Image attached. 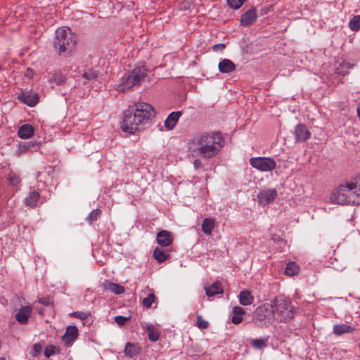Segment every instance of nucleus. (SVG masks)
Segmentation results:
<instances>
[{"mask_svg": "<svg viewBox=\"0 0 360 360\" xmlns=\"http://www.w3.org/2000/svg\"><path fill=\"white\" fill-rule=\"evenodd\" d=\"M101 286L104 290L110 291L116 295L122 294L125 291L124 287L122 285L108 281H105L103 283H102Z\"/></svg>", "mask_w": 360, "mask_h": 360, "instance_id": "obj_16", "label": "nucleus"}, {"mask_svg": "<svg viewBox=\"0 0 360 360\" xmlns=\"http://www.w3.org/2000/svg\"><path fill=\"white\" fill-rule=\"evenodd\" d=\"M275 320L288 322L294 319L295 311L291 300L283 295L274 297L271 302Z\"/></svg>", "mask_w": 360, "mask_h": 360, "instance_id": "obj_4", "label": "nucleus"}, {"mask_svg": "<svg viewBox=\"0 0 360 360\" xmlns=\"http://www.w3.org/2000/svg\"><path fill=\"white\" fill-rule=\"evenodd\" d=\"M55 349H56V347L54 346H53V345H51V346H49V347H46L45 351H44L45 356L47 358H49L51 356H52L54 354V352H55Z\"/></svg>", "mask_w": 360, "mask_h": 360, "instance_id": "obj_43", "label": "nucleus"}, {"mask_svg": "<svg viewBox=\"0 0 360 360\" xmlns=\"http://www.w3.org/2000/svg\"><path fill=\"white\" fill-rule=\"evenodd\" d=\"M300 266L294 262H289L285 268V272L288 276H293L298 274Z\"/></svg>", "mask_w": 360, "mask_h": 360, "instance_id": "obj_31", "label": "nucleus"}, {"mask_svg": "<svg viewBox=\"0 0 360 360\" xmlns=\"http://www.w3.org/2000/svg\"><path fill=\"white\" fill-rule=\"evenodd\" d=\"M196 326L200 329H206L209 326V323L204 320L201 316H198L196 319Z\"/></svg>", "mask_w": 360, "mask_h": 360, "instance_id": "obj_37", "label": "nucleus"}, {"mask_svg": "<svg viewBox=\"0 0 360 360\" xmlns=\"http://www.w3.org/2000/svg\"><path fill=\"white\" fill-rule=\"evenodd\" d=\"M277 196L276 188L266 189L260 191L257 195L259 204L267 205L273 202Z\"/></svg>", "mask_w": 360, "mask_h": 360, "instance_id": "obj_8", "label": "nucleus"}, {"mask_svg": "<svg viewBox=\"0 0 360 360\" xmlns=\"http://www.w3.org/2000/svg\"><path fill=\"white\" fill-rule=\"evenodd\" d=\"M130 316L126 317L123 316H117L115 317V321L119 326H123L126 323V322L129 320Z\"/></svg>", "mask_w": 360, "mask_h": 360, "instance_id": "obj_40", "label": "nucleus"}, {"mask_svg": "<svg viewBox=\"0 0 360 360\" xmlns=\"http://www.w3.org/2000/svg\"><path fill=\"white\" fill-rule=\"evenodd\" d=\"M295 139L298 142H304L309 139L311 136L310 131L304 124H299L295 130Z\"/></svg>", "mask_w": 360, "mask_h": 360, "instance_id": "obj_14", "label": "nucleus"}, {"mask_svg": "<svg viewBox=\"0 0 360 360\" xmlns=\"http://www.w3.org/2000/svg\"><path fill=\"white\" fill-rule=\"evenodd\" d=\"M78 335L77 328L75 326H69L66 328L65 333L62 337L64 342L70 343L77 338Z\"/></svg>", "mask_w": 360, "mask_h": 360, "instance_id": "obj_17", "label": "nucleus"}, {"mask_svg": "<svg viewBox=\"0 0 360 360\" xmlns=\"http://www.w3.org/2000/svg\"><path fill=\"white\" fill-rule=\"evenodd\" d=\"M153 255L159 263L165 262L169 257V255L166 254L164 250L159 248L154 249Z\"/></svg>", "mask_w": 360, "mask_h": 360, "instance_id": "obj_30", "label": "nucleus"}, {"mask_svg": "<svg viewBox=\"0 0 360 360\" xmlns=\"http://www.w3.org/2000/svg\"><path fill=\"white\" fill-rule=\"evenodd\" d=\"M70 316L79 319L81 320H85L90 316V312L89 311H74L70 314Z\"/></svg>", "mask_w": 360, "mask_h": 360, "instance_id": "obj_35", "label": "nucleus"}, {"mask_svg": "<svg viewBox=\"0 0 360 360\" xmlns=\"http://www.w3.org/2000/svg\"><path fill=\"white\" fill-rule=\"evenodd\" d=\"M135 85L139 84L146 76V69L144 67H136L128 73Z\"/></svg>", "mask_w": 360, "mask_h": 360, "instance_id": "obj_15", "label": "nucleus"}, {"mask_svg": "<svg viewBox=\"0 0 360 360\" xmlns=\"http://www.w3.org/2000/svg\"><path fill=\"white\" fill-rule=\"evenodd\" d=\"M225 44L223 43L217 44L212 46L214 51H223L225 49Z\"/></svg>", "mask_w": 360, "mask_h": 360, "instance_id": "obj_45", "label": "nucleus"}, {"mask_svg": "<svg viewBox=\"0 0 360 360\" xmlns=\"http://www.w3.org/2000/svg\"><path fill=\"white\" fill-rule=\"evenodd\" d=\"M141 351V347L139 344H134L131 342H127L125 345L124 354L126 356L132 358L138 355Z\"/></svg>", "mask_w": 360, "mask_h": 360, "instance_id": "obj_18", "label": "nucleus"}, {"mask_svg": "<svg viewBox=\"0 0 360 360\" xmlns=\"http://www.w3.org/2000/svg\"><path fill=\"white\" fill-rule=\"evenodd\" d=\"M219 70L221 73H230L236 69V65L229 59H224L219 62L218 65Z\"/></svg>", "mask_w": 360, "mask_h": 360, "instance_id": "obj_22", "label": "nucleus"}, {"mask_svg": "<svg viewBox=\"0 0 360 360\" xmlns=\"http://www.w3.org/2000/svg\"><path fill=\"white\" fill-rule=\"evenodd\" d=\"M101 213V211L100 210H98V209L94 210L88 215L87 220L89 221V222L90 224L92 223L93 221L97 220V219L100 216Z\"/></svg>", "mask_w": 360, "mask_h": 360, "instance_id": "obj_34", "label": "nucleus"}, {"mask_svg": "<svg viewBox=\"0 0 360 360\" xmlns=\"http://www.w3.org/2000/svg\"><path fill=\"white\" fill-rule=\"evenodd\" d=\"M252 345L257 349H262L266 345V340L261 339H254L252 341Z\"/></svg>", "mask_w": 360, "mask_h": 360, "instance_id": "obj_38", "label": "nucleus"}, {"mask_svg": "<svg viewBox=\"0 0 360 360\" xmlns=\"http://www.w3.org/2000/svg\"><path fill=\"white\" fill-rule=\"evenodd\" d=\"M349 27L352 31H357L360 29V15H355L349 21Z\"/></svg>", "mask_w": 360, "mask_h": 360, "instance_id": "obj_32", "label": "nucleus"}, {"mask_svg": "<svg viewBox=\"0 0 360 360\" xmlns=\"http://www.w3.org/2000/svg\"><path fill=\"white\" fill-rule=\"evenodd\" d=\"M19 99L29 106H34L39 100L37 93L32 91L22 92L19 95Z\"/></svg>", "mask_w": 360, "mask_h": 360, "instance_id": "obj_10", "label": "nucleus"}, {"mask_svg": "<svg viewBox=\"0 0 360 360\" xmlns=\"http://www.w3.org/2000/svg\"><path fill=\"white\" fill-rule=\"evenodd\" d=\"M215 226L214 220L211 218H206L203 220L202 230L206 235H210Z\"/></svg>", "mask_w": 360, "mask_h": 360, "instance_id": "obj_29", "label": "nucleus"}, {"mask_svg": "<svg viewBox=\"0 0 360 360\" xmlns=\"http://www.w3.org/2000/svg\"><path fill=\"white\" fill-rule=\"evenodd\" d=\"M354 205H360V175L350 179Z\"/></svg>", "mask_w": 360, "mask_h": 360, "instance_id": "obj_13", "label": "nucleus"}, {"mask_svg": "<svg viewBox=\"0 0 360 360\" xmlns=\"http://www.w3.org/2000/svg\"><path fill=\"white\" fill-rule=\"evenodd\" d=\"M18 134L21 139H29L34 134V128L30 124H23L19 128Z\"/></svg>", "mask_w": 360, "mask_h": 360, "instance_id": "obj_24", "label": "nucleus"}, {"mask_svg": "<svg viewBox=\"0 0 360 360\" xmlns=\"http://www.w3.org/2000/svg\"><path fill=\"white\" fill-rule=\"evenodd\" d=\"M181 115V112L179 111L172 112L169 115L165 121V126L168 130L174 129L176 124L179 117Z\"/></svg>", "mask_w": 360, "mask_h": 360, "instance_id": "obj_19", "label": "nucleus"}, {"mask_svg": "<svg viewBox=\"0 0 360 360\" xmlns=\"http://www.w3.org/2000/svg\"><path fill=\"white\" fill-rule=\"evenodd\" d=\"M146 330L147 332L148 337L150 341L156 342L159 340L160 333L155 326L147 325L146 326Z\"/></svg>", "mask_w": 360, "mask_h": 360, "instance_id": "obj_28", "label": "nucleus"}, {"mask_svg": "<svg viewBox=\"0 0 360 360\" xmlns=\"http://www.w3.org/2000/svg\"><path fill=\"white\" fill-rule=\"evenodd\" d=\"M8 180L11 183V184L15 186L20 184V178L15 175V174H11L8 177Z\"/></svg>", "mask_w": 360, "mask_h": 360, "instance_id": "obj_42", "label": "nucleus"}, {"mask_svg": "<svg viewBox=\"0 0 360 360\" xmlns=\"http://www.w3.org/2000/svg\"><path fill=\"white\" fill-rule=\"evenodd\" d=\"M98 74L94 71H90L89 72H84L82 75V77L86 79L88 81L96 79L97 77Z\"/></svg>", "mask_w": 360, "mask_h": 360, "instance_id": "obj_41", "label": "nucleus"}, {"mask_svg": "<svg viewBox=\"0 0 360 360\" xmlns=\"http://www.w3.org/2000/svg\"><path fill=\"white\" fill-rule=\"evenodd\" d=\"M238 298L240 303L244 306L250 305L254 302V297L248 290H242L240 292Z\"/></svg>", "mask_w": 360, "mask_h": 360, "instance_id": "obj_25", "label": "nucleus"}, {"mask_svg": "<svg viewBox=\"0 0 360 360\" xmlns=\"http://www.w3.org/2000/svg\"><path fill=\"white\" fill-rule=\"evenodd\" d=\"M42 351V345L40 343H36L33 345V350L31 352L32 356H37L41 354Z\"/></svg>", "mask_w": 360, "mask_h": 360, "instance_id": "obj_39", "label": "nucleus"}, {"mask_svg": "<svg viewBox=\"0 0 360 360\" xmlns=\"http://www.w3.org/2000/svg\"><path fill=\"white\" fill-rule=\"evenodd\" d=\"M77 41V35L68 27L56 30L53 46L59 55H69L74 49Z\"/></svg>", "mask_w": 360, "mask_h": 360, "instance_id": "obj_3", "label": "nucleus"}, {"mask_svg": "<svg viewBox=\"0 0 360 360\" xmlns=\"http://www.w3.org/2000/svg\"><path fill=\"white\" fill-rule=\"evenodd\" d=\"M205 290L206 295L209 297L223 293V288L219 281H215L210 286L205 287Z\"/></svg>", "mask_w": 360, "mask_h": 360, "instance_id": "obj_21", "label": "nucleus"}, {"mask_svg": "<svg viewBox=\"0 0 360 360\" xmlns=\"http://www.w3.org/2000/svg\"><path fill=\"white\" fill-rule=\"evenodd\" d=\"M233 315L231 318V321L234 324H239L243 321V315L245 314V310L240 307L236 306L233 309Z\"/></svg>", "mask_w": 360, "mask_h": 360, "instance_id": "obj_27", "label": "nucleus"}, {"mask_svg": "<svg viewBox=\"0 0 360 360\" xmlns=\"http://www.w3.org/2000/svg\"><path fill=\"white\" fill-rule=\"evenodd\" d=\"M224 139L219 131H202L188 142L190 152L203 159H210L221 151Z\"/></svg>", "mask_w": 360, "mask_h": 360, "instance_id": "obj_1", "label": "nucleus"}, {"mask_svg": "<svg viewBox=\"0 0 360 360\" xmlns=\"http://www.w3.org/2000/svg\"><path fill=\"white\" fill-rule=\"evenodd\" d=\"M153 107L146 103H139L124 111L122 129L124 132L133 134L155 116Z\"/></svg>", "mask_w": 360, "mask_h": 360, "instance_id": "obj_2", "label": "nucleus"}, {"mask_svg": "<svg viewBox=\"0 0 360 360\" xmlns=\"http://www.w3.org/2000/svg\"><path fill=\"white\" fill-rule=\"evenodd\" d=\"M38 301L39 303H41L44 305H46V306L52 304V301H51V299L50 297H39L38 299Z\"/></svg>", "mask_w": 360, "mask_h": 360, "instance_id": "obj_44", "label": "nucleus"}, {"mask_svg": "<svg viewBox=\"0 0 360 360\" xmlns=\"http://www.w3.org/2000/svg\"><path fill=\"white\" fill-rule=\"evenodd\" d=\"M330 199L333 202L340 205H354V196L350 186V180L340 184L331 194Z\"/></svg>", "mask_w": 360, "mask_h": 360, "instance_id": "obj_5", "label": "nucleus"}, {"mask_svg": "<svg viewBox=\"0 0 360 360\" xmlns=\"http://www.w3.org/2000/svg\"><path fill=\"white\" fill-rule=\"evenodd\" d=\"M134 86H136L133 81L131 79V77L127 73L123 76L120 81L119 84L117 85V90L120 91H124L126 90H129Z\"/></svg>", "mask_w": 360, "mask_h": 360, "instance_id": "obj_20", "label": "nucleus"}, {"mask_svg": "<svg viewBox=\"0 0 360 360\" xmlns=\"http://www.w3.org/2000/svg\"><path fill=\"white\" fill-rule=\"evenodd\" d=\"M32 308L30 305L22 307L15 314L16 321L21 324H27L29 318L31 316Z\"/></svg>", "mask_w": 360, "mask_h": 360, "instance_id": "obj_12", "label": "nucleus"}, {"mask_svg": "<svg viewBox=\"0 0 360 360\" xmlns=\"http://www.w3.org/2000/svg\"><path fill=\"white\" fill-rule=\"evenodd\" d=\"M250 165L262 172H269L274 170L276 163L273 158L267 157H255L250 160Z\"/></svg>", "mask_w": 360, "mask_h": 360, "instance_id": "obj_7", "label": "nucleus"}, {"mask_svg": "<svg viewBox=\"0 0 360 360\" xmlns=\"http://www.w3.org/2000/svg\"><path fill=\"white\" fill-rule=\"evenodd\" d=\"M156 300V297L154 293H150L147 297H145L143 301V305L146 308H150L152 306V304L155 302Z\"/></svg>", "mask_w": 360, "mask_h": 360, "instance_id": "obj_33", "label": "nucleus"}, {"mask_svg": "<svg viewBox=\"0 0 360 360\" xmlns=\"http://www.w3.org/2000/svg\"><path fill=\"white\" fill-rule=\"evenodd\" d=\"M156 240L160 246L167 247L172 243L174 237L171 232L162 230L158 233Z\"/></svg>", "mask_w": 360, "mask_h": 360, "instance_id": "obj_11", "label": "nucleus"}, {"mask_svg": "<svg viewBox=\"0 0 360 360\" xmlns=\"http://www.w3.org/2000/svg\"><path fill=\"white\" fill-rule=\"evenodd\" d=\"M257 19V10L255 8H251L241 15L240 24L244 27L250 26L253 24Z\"/></svg>", "mask_w": 360, "mask_h": 360, "instance_id": "obj_9", "label": "nucleus"}, {"mask_svg": "<svg viewBox=\"0 0 360 360\" xmlns=\"http://www.w3.org/2000/svg\"><path fill=\"white\" fill-rule=\"evenodd\" d=\"M193 165L195 169H199L202 167V162L200 160L196 159L193 162Z\"/></svg>", "mask_w": 360, "mask_h": 360, "instance_id": "obj_46", "label": "nucleus"}, {"mask_svg": "<svg viewBox=\"0 0 360 360\" xmlns=\"http://www.w3.org/2000/svg\"><path fill=\"white\" fill-rule=\"evenodd\" d=\"M229 6L233 9H238L245 3V0H226Z\"/></svg>", "mask_w": 360, "mask_h": 360, "instance_id": "obj_36", "label": "nucleus"}, {"mask_svg": "<svg viewBox=\"0 0 360 360\" xmlns=\"http://www.w3.org/2000/svg\"><path fill=\"white\" fill-rule=\"evenodd\" d=\"M40 194L37 191H32L29 193V195L25 198V204L26 206L34 208L37 205V202L39 200Z\"/></svg>", "mask_w": 360, "mask_h": 360, "instance_id": "obj_23", "label": "nucleus"}, {"mask_svg": "<svg viewBox=\"0 0 360 360\" xmlns=\"http://www.w3.org/2000/svg\"><path fill=\"white\" fill-rule=\"evenodd\" d=\"M275 321L272 307L270 303H265L258 307L253 316L254 323L259 327H268Z\"/></svg>", "mask_w": 360, "mask_h": 360, "instance_id": "obj_6", "label": "nucleus"}, {"mask_svg": "<svg viewBox=\"0 0 360 360\" xmlns=\"http://www.w3.org/2000/svg\"><path fill=\"white\" fill-rule=\"evenodd\" d=\"M356 112H357V115L360 120V108H357Z\"/></svg>", "mask_w": 360, "mask_h": 360, "instance_id": "obj_47", "label": "nucleus"}, {"mask_svg": "<svg viewBox=\"0 0 360 360\" xmlns=\"http://www.w3.org/2000/svg\"><path fill=\"white\" fill-rule=\"evenodd\" d=\"M354 328L347 324H338L333 326V333L336 335H340L344 333H349L354 331Z\"/></svg>", "mask_w": 360, "mask_h": 360, "instance_id": "obj_26", "label": "nucleus"}]
</instances>
